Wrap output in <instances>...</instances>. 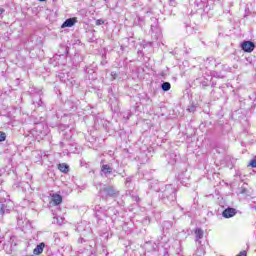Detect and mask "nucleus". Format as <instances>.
<instances>
[{
	"label": "nucleus",
	"mask_w": 256,
	"mask_h": 256,
	"mask_svg": "<svg viewBox=\"0 0 256 256\" xmlns=\"http://www.w3.org/2000/svg\"><path fill=\"white\" fill-rule=\"evenodd\" d=\"M94 211L98 225H107L109 223L107 219H110L113 223L117 219V215H119V210L115 209V207L106 208L96 205Z\"/></svg>",
	"instance_id": "obj_1"
},
{
	"label": "nucleus",
	"mask_w": 256,
	"mask_h": 256,
	"mask_svg": "<svg viewBox=\"0 0 256 256\" xmlns=\"http://www.w3.org/2000/svg\"><path fill=\"white\" fill-rule=\"evenodd\" d=\"M159 199H161L165 205H175L177 201V190L173 185L168 184L160 191Z\"/></svg>",
	"instance_id": "obj_2"
},
{
	"label": "nucleus",
	"mask_w": 256,
	"mask_h": 256,
	"mask_svg": "<svg viewBox=\"0 0 256 256\" xmlns=\"http://www.w3.org/2000/svg\"><path fill=\"white\" fill-rule=\"evenodd\" d=\"M101 199H109L111 197L115 201H117V197H119V190L114 186H106L99 191Z\"/></svg>",
	"instance_id": "obj_3"
},
{
	"label": "nucleus",
	"mask_w": 256,
	"mask_h": 256,
	"mask_svg": "<svg viewBox=\"0 0 256 256\" xmlns=\"http://www.w3.org/2000/svg\"><path fill=\"white\" fill-rule=\"evenodd\" d=\"M241 49L242 51H245V53H253V51H255V43L251 41H244L241 43Z\"/></svg>",
	"instance_id": "obj_4"
},
{
	"label": "nucleus",
	"mask_w": 256,
	"mask_h": 256,
	"mask_svg": "<svg viewBox=\"0 0 256 256\" xmlns=\"http://www.w3.org/2000/svg\"><path fill=\"white\" fill-rule=\"evenodd\" d=\"M11 209H13V202L8 200L1 204L0 213L1 215H5V213H10Z\"/></svg>",
	"instance_id": "obj_5"
},
{
	"label": "nucleus",
	"mask_w": 256,
	"mask_h": 256,
	"mask_svg": "<svg viewBox=\"0 0 256 256\" xmlns=\"http://www.w3.org/2000/svg\"><path fill=\"white\" fill-rule=\"evenodd\" d=\"M237 215V209L228 207L222 212V217L225 219H231V217H235Z\"/></svg>",
	"instance_id": "obj_6"
},
{
	"label": "nucleus",
	"mask_w": 256,
	"mask_h": 256,
	"mask_svg": "<svg viewBox=\"0 0 256 256\" xmlns=\"http://www.w3.org/2000/svg\"><path fill=\"white\" fill-rule=\"evenodd\" d=\"M194 233H195V243H196V245H202L201 244V239H203V236L205 235V232H203V229H201V228H196Z\"/></svg>",
	"instance_id": "obj_7"
},
{
	"label": "nucleus",
	"mask_w": 256,
	"mask_h": 256,
	"mask_svg": "<svg viewBox=\"0 0 256 256\" xmlns=\"http://www.w3.org/2000/svg\"><path fill=\"white\" fill-rule=\"evenodd\" d=\"M77 23V18H68L65 20V22L62 24V28L65 27H73Z\"/></svg>",
	"instance_id": "obj_8"
},
{
	"label": "nucleus",
	"mask_w": 256,
	"mask_h": 256,
	"mask_svg": "<svg viewBox=\"0 0 256 256\" xmlns=\"http://www.w3.org/2000/svg\"><path fill=\"white\" fill-rule=\"evenodd\" d=\"M101 171L107 177V175H111V173H113V168L107 164H104L101 167Z\"/></svg>",
	"instance_id": "obj_9"
},
{
	"label": "nucleus",
	"mask_w": 256,
	"mask_h": 256,
	"mask_svg": "<svg viewBox=\"0 0 256 256\" xmlns=\"http://www.w3.org/2000/svg\"><path fill=\"white\" fill-rule=\"evenodd\" d=\"M51 197L54 205H61V203H63V197L61 195L53 194Z\"/></svg>",
	"instance_id": "obj_10"
},
{
	"label": "nucleus",
	"mask_w": 256,
	"mask_h": 256,
	"mask_svg": "<svg viewBox=\"0 0 256 256\" xmlns=\"http://www.w3.org/2000/svg\"><path fill=\"white\" fill-rule=\"evenodd\" d=\"M197 250L195 251L194 256H205V246L203 244H196Z\"/></svg>",
	"instance_id": "obj_11"
},
{
	"label": "nucleus",
	"mask_w": 256,
	"mask_h": 256,
	"mask_svg": "<svg viewBox=\"0 0 256 256\" xmlns=\"http://www.w3.org/2000/svg\"><path fill=\"white\" fill-rule=\"evenodd\" d=\"M44 249H45V243L42 242L35 247V249L33 250V253L34 255H41Z\"/></svg>",
	"instance_id": "obj_12"
},
{
	"label": "nucleus",
	"mask_w": 256,
	"mask_h": 256,
	"mask_svg": "<svg viewBox=\"0 0 256 256\" xmlns=\"http://www.w3.org/2000/svg\"><path fill=\"white\" fill-rule=\"evenodd\" d=\"M58 169H59V171H61V173H69V165H67L65 163L59 164Z\"/></svg>",
	"instance_id": "obj_13"
},
{
	"label": "nucleus",
	"mask_w": 256,
	"mask_h": 256,
	"mask_svg": "<svg viewBox=\"0 0 256 256\" xmlns=\"http://www.w3.org/2000/svg\"><path fill=\"white\" fill-rule=\"evenodd\" d=\"M162 91H170L171 90V83L163 82L161 84Z\"/></svg>",
	"instance_id": "obj_14"
},
{
	"label": "nucleus",
	"mask_w": 256,
	"mask_h": 256,
	"mask_svg": "<svg viewBox=\"0 0 256 256\" xmlns=\"http://www.w3.org/2000/svg\"><path fill=\"white\" fill-rule=\"evenodd\" d=\"M239 193H240V195H244L245 197H249V190L245 187H241Z\"/></svg>",
	"instance_id": "obj_15"
},
{
	"label": "nucleus",
	"mask_w": 256,
	"mask_h": 256,
	"mask_svg": "<svg viewBox=\"0 0 256 256\" xmlns=\"http://www.w3.org/2000/svg\"><path fill=\"white\" fill-rule=\"evenodd\" d=\"M165 227L166 229H171L173 227V224L169 221H166L163 223V229H165Z\"/></svg>",
	"instance_id": "obj_16"
},
{
	"label": "nucleus",
	"mask_w": 256,
	"mask_h": 256,
	"mask_svg": "<svg viewBox=\"0 0 256 256\" xmlns=\"http://www.w3.org/2000/svg\"><path fill=\"white\" fill-rule=\"evenodd\" d=\"M7 139V134L5 132H0V142L5 141Z\"/></svg>",
	"instance_id": "obj_17"
},
{
	"label": "nucleus",
	"mask_w": 256,
	"mask_h": 256,
	"mask_svg": "<svg viewBox=\"0 0 256 256\" xmlns=\"http://www.w3.org/2000/svg\"><path fill=\"white\" fill-rule=\"evenodd\" d=\"M135 177L134 176H128L125 180V183H133Z\"/></svg>",
	"instance_id": "obj_18"
},
{
	"label": "nucleus",
	"mask_w": 256,
	"mask_h": 256,
	"mask_svg": "<svg viewBox=\"0 0 256 256\" xmlns=\"http://www.w3.org/2000/svg\"><path fill=\"white\" fill-rule=\"evenodd\" d=\"M151 31L152 33H157V31H159V28H157V25H151Z\"/></svg>",
	"instance_id": "obj_19"
},
{
	"label": "nucleus",
	"mask_w": 256,
	"mask_h": 256,
	"mask_svg": "<svg viewBox=\"0 0 256 256\" xmlns=\"http://www.w3.org/2000/svg\"><path fill=\"white\" fill-rule=\"evenodd\" d=\"M249 165H250V167L256 168V158L251 160Z\"/></svg>",
	"instance_id": "obj_20"
},
{
	"label": "nucleus",
	"mask_w": 256,
	"mask_h": 256,
	"mask_svg": "<svg viewBox=\"0 0 256 256\" xmlns=\"http://www.w3.org/2000/svg\"><path fill=\"white\" fill-rule=\"evenodd\" d=\"M169 5H171L172 7H175V5H177V2L175 0H170Z\"/></svg>",
	"instance_id": "obj_21"
},
{
	"label": "nucleus",
	"mask_w": 256,
	"mask_h": 256,
	"mask_svg": "<svg viewBox=\"0 0 256 256\" xmlns=\"http://www.w3.org/2000/svg\"><path fill=\"white\" fill-rule=\"evenodd\" d=\"M105 23L102 19L96 21V25H103Z\"/></svg>",
	"instance_id": "obj_22"
},
{
	"label": "nucleus",
	"mask_w": 256,
	"mask_h": 256,
	"mask_svg": "<svg viewBox=\"0 0 256 256\" xmlns=\"http://www.w3.org/2000/svg\"><path fill=\"white\" fill-rule=\"evenodd\" d=\"M111 77H112L113 79H117V74H116L115 72H111Z\"/></svg>",
	"instance_id": "obj_23"
},
{
	"label": "nucleus",
	"mask_w": 256,
	"mask_h": 256,
	"mask_svg": "<svg viewBox=\"0 0 256 256\" xmlns=\"http://www.w3.org/2000/svg\"><path fill=\"white\" fill-rule=\"evenodd\" d=\"M202 87H209V83L207 81L202 82Z\"/></svg>",
	"instance_id": "obj_24"
},
{
	"label": "nucleus",
	"mask_w": 256,
	"mask_h": 256,
	"mask_svg": "<svg viewBox=\"0 0 256 256\" xmlns=\"http://www.w3.org/2000/svg\"><path fill=\"white\" fill-rule=\"evenodd\" d=\"M42 104H43V101H41V98H39V101L37 102L38 107H41Z\"/></svg>",
	"instance_id": "obj_25"
},
{
	"label": "nucleus",
	"mask_w": 256,
	"mask_h": 256,
	"mask_svg": "<svg viewBox=\"0 0 256 256\" xmlns=\"http://www.w3.org/2000/svg\"><path fill=\"white\" fill-rule=\"evenodd\" d=\"M124 203L125 202H123V201H121V202L117 201V205H124Z\"/></svg>",
	"instance_id": "obj_26"
},
{
	"label": "nucleus",
	"mask_w": 256,
	"mask_h": 256,
	"mask_svg": "<svg viewBox=\"0 0 256 256\" xmlns=\"http://www.w3.org/2000/svg\"><path fill=\"white\" fill-rule=\"evenodd\" d=\"M135 201H139V196L134 197Z\"/></svg>",
	"instance_id": "obj_27"
},
{
	"label": "nucleus",
	"mask_w": 256,
	"mask_h": 256,
	"mask_svg": "<svg viewBox=\"0 0 256 256\" xmlns=\"http://www.w3.org/2000/svg\"><path fill=\"white\" fill-rule=\"evenodd\" d=\"M0 15H3V9H0Z\"/></svg>",
	"instance_id": "obj_28"
},
{
	"label": "nucleus",
	"mask_w": 256,
	"mask_h": 256,
	"mask_svg": "<svg viewBox=\"0 0 256 256\" xmlns=\"http://www.w3.org/2000/svg\"><path fill=\"white\" fill-rule=\"evenodd\" d=\"M18 223H21V221H20V220H18Z\"/></svg>",
	"instance_id": "obj_29"
}]
</instances>
